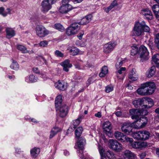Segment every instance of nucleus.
<instances>
[{"mask_svg": "<svg viewBox=\"0 0 159 159\" xmlns=\"http://www.w3.org/2000/svg\"><path fill=\"white\" fill-rule=\"evenodd\" d=\"M62 96L59 95L57 96L55 101L56 111L59 116L61 117L66 116L68 113V107L64 103H62Z\"/></svg>", "mask_w": 159, "mask_h": 159, "instance_id": "f03ea898", "label": "nucleus"}, {"mask_svg": "<svg viewBox=\"0 0 159 159\" xmlns=\"http://www.w3.org/2000/svg\"><path fill=\"white\" fill-rule=\"evenodd\" d=\"M102 128L104 131L107 132H109L112 129V127L110 122L106 121L103 123Z\"/></svg>", "mask_w": 159, "mask_h": 159, "instance_id": "a211bd4d", "label": "nucleus"}, {"mask_svg": "<svg viewBox=\"0 0 159 159\" xmlns=\"http://www.w3.org/2000/svg\"><path fill=\"white\" fill-rule=\"evenodd\" d=\"M113 8V7L111 5H110L109 6L105 9V11L106 12L108 13Z\"/></svg>", "mask_w": 159, "mask_h": 159, "instance_id": "6e6d98bb", "label": "nucleus"}, {"mask_svg": "<svg viewBox=\"0 0 159 159\" xmlns=\"http://www.w3.org/2000/svg\"><path fill=\"white\" fill-rule=\"evenodd\" d=\"M144 100V104H147L146 105H144L147 108H149L151 107L153 105V101L152 100L148 97H144L143 98Z\"/></svg>", "mask_w": 159, "mask_h": 159, "instance_id": "412c9836", "label": "nucleus"}, {"mask_svg": "<svg viewBox=\"0 0 159 159\" xmlns=\"http://www.w3.org/2000/svg\"><path fill=\"white\" fill-rule=\"evenodd\" d=\"M129 113L132 119L137 120L141 116L146 115V111L145 110L142 111L138 109H130L129 111Z\"/></svg>", "mask_w": 159, "mask_h": 159, "instance_id": "1a4fd4ad", "label": "nucleus"}, {"mask_svg": "<svg viewBox=\"0 0 159 159\" xmlns=\"http://www.w3.org/2000/svg\"><path fill=\"white\" fill-rule=\"evenodd\" d=\"M149 27L146 25L144 21L136 22L132 31V35L133 36H139L141 35L144 32H149Z\"/></svg>", "mask_w": 159, "mask_h": 159, "instance_id": "7ed1b4c3", "label": "nucleus"}, {"mask_svg": "<svg viewBox=\"0 0 159 159\" xmlns=\"http://www.w3.org/2000/svg\"><path fill=\"white\" fill-rule=\"evenodd\" d=\"M114 135L115 138L117 140L121 142H129L131 143L133 141L132 138L128 137L126 136L120 132L116 131L114 133Z\"/></svg>", "mask_w": 159, "mask_h": 159, "instance_id": "6e6552de", "label": "nucleus"}, {"mask_svg": "<svg viewBox=\"0 0 159 159\" xmlns=\"http://www.w3.org/2000/svg\"><path fill=\"white\" fill-rule=\"evenodd\" d=\"M138 53L141 58L140 61L142 62H143L144 60L148 59L149 53L147 48L145 46L142 45L139 47Z\"/></svg>", "mask_w": 159, "mask_h": 159, "instance_id": "0eeeda50", "label": "nucleus"}, {"mask_svg": "<svg viewBox=\"0 0 159 159\" xmlns=\"http://www.w3.org/2000/svg\"><path fill=\"white\" fill-rule=\"evenodd\" d=\"M61 65L63 67V70L66 72H68L69 68L72 66V64L70 63V61L68 59H66L61 63Z\"/></svg>", "mask_w": 159, "mask_h": 159, "instance_id": "f3484780", "label": "nucleus"}, {"mask_svg": "<svg viewBox=\"0 0 159 159\" xmlns=\"http://www.w3.org/2000/svg\"><path fill=\"white\" fill-rule=\"evenodd\" d=\"M77 33L76 30L73 29L71 26L67 28L66 31V33L68 35H73Z\"/></svg>", "mask_w": 159, "mask_h": 159, "instance_id": "72a5a7b5", "label": "nucleus"}, {"mask_svg": "<svg viewBox=\"0 0 159 159\" xmlns=\"http://www.w3.org/2000/svg\"><path fill=\"white\" fill-rule=\"evenodd\" d=\"M139 120L141 122L140 123H141L143 127H144L147 124L148 120L147 118L146 117L143 116L141 117Z\"/></svg>", "mask_w": 159, "mask_h": 159, "instance_id": "37998d69", "label": "nucleus"}, {"mask_svg": "<svg viewBox=\"0 0 159 159\" xmlns=\"http://www.w3.org/2000/svg\"><path fill=\"white\" fill-rule=\"evenodd\" d=\"M56 0H44L41 3V11L43 13L47 12L52 8V5L55 3Z\"/></svg>", "mask_w": 159, "mask_h": 159, "instance_id": "39448f33", "label": "nucleus"}, {"mask_svg": "<svg viewBox=\"0 0 159 159\" xmlns=\"http://www.w3.org/2000/svg\"><path fill=\"white\" fill-rule=\"evenodd\" d=\"M92 77H91L89 78L86 81V84L88 86L90 84H91L92 81Z\"/></svg>", "mask_w": 159, "mask_h": 159, "instance_id": "4d7b16f0", "label": "nucleus"}, {"mask_svg": "<svg viewBox=\"0 0 159 159\" xmlns=\"http://www.w3.org/2000/svg\"><path fill=\"white\" fill-rule=\"evenodd\" d=\"M75 66L76 69L78 70H80L82 69L80 67L79 65L78 64H75Z\"/></svg>", "mask_w": 159, "mask_h": 159, "instance_id": "0e129e2a", "label": "nucleus"}, {"mask_svg": "<svg viewBox=\"0 0 159 159\" xmlns=\"http://www.w3.org/2000/svg\"><path fill=\"white\" fill-rule=\"evenodd\" d=\"M83 129L82 127H78L75 130V135L76 137L79 138L81 135Z\"/></svg>", "mask_w": 159, "mask_h": 159, "instance_id": "79ce46f5", "label": "nucleus"}, {"mask_svg": "<svg viewBox=\"0 0 159 159\" xmlns=\"http://www.w3.org/2000/svg\"><path fill=\"white\" fill-rule=\"evenodd\" d=\"M61 131V128L58 127H53L51 130L49 138L50 139L52 138L58 132H60Z\"/></svg>", "mask_w": 159, "mask_h": 159, "instance_id": "a878e982", "label": "nucleus"}, {"mask_svg": "<svg viewBox=\"0 0 159 159\" xmlns=\"http://www.w3.org/2000/svg\"><path fill=\"white\" fill-rule=\"evenodd\" d=\"M79 49L75 47H71L69 51L70 54L72 56L77 55L79 54Z\"/></svg>", "mask_w": 159, "mask_h": 159, "instance_id": "473e14b6", "label": "nucleus"}, {"mask_svg": "<svg viewBox=\"0 0 159 159\" xmlns=\"http://www.w3.org/2000/svg\"><path fill=\"white\" fill-rule=\"evenodd\" d=\"M117 45L116 42L112 41L105 44L103 47V52L106 54H108L111 52Z\"/></svg>", "mask_w": 159, "mask_h": 159, "instance_id": "9d476101", "label": "nucleus"}, {"mask_svg": "<svg viewBox=\"0 0 159 159\" xmlns=\"http://www.w3.org/2000/svg\"><path fill=\"white\" fill-rule=\"evenodd\" d=\"M140 14L146 19L148 20H152L153 16L151 10L148 8H144L141 10Z\"/></svg>", "mask_w": 159, "mask_h": 159, "instance_id": "ddd939ff", "label": "nucleus"}, {"mask_svg": "<svg viewBox=\"0 0 159 159\" xmlns=\"http://www.w3.org/2000/svg\"><path fill=\"white\" fill-rule=\"evenodd\" d=\"M126 68L125 67H122L118 69L117 71L116 72V73L117 77L120 79L123 76V74L126 70Z\"/></svg>", "mask_w": 159, "mask_h": 159, "instance_id": "bb28decb", "label": "nucleus"}, {"mask_svg": "<svg viewBox=\"0 0 159 159\" xmlns=\"http://www.w3.org/2000/svg\"><path fill=\"white\" fill-rule=\"evenodd\" d=\"M37 78L33 75L26 76L25 78V81L28 83L35 82L37 81Z\"/></svg>", "mask_w": 159, "mask_h": 159, "instance_id": "cd10ccee", "label": "nucleus"}, {"mask_svg": "<svg viewBox=\"0 0 159 159\" xmlns=\"http://www.w3.org/2000/svg\"><path fill=\"white\" fill-rule=\"evenodd\" d=\"M12 62L10 66V68L15 70H17L19 68V66L17 62L15 61L12 60Z\"/></svg>", "mask_w": 159, "mask_h": 159, "instance_id": "ea45409f", "label": "nucleus"}, {"mask_svg": "<svg viewBox=\"0 0 159 159\" xmlns=\"http://www.w3.org/2000/svg\"><path fill=\"white\" fill-rule=\"evenodd\" d=\"M40 77L42 78L44 80H45L47 79V77L45 74L41 73L40 74Z\"/></svg>", "mask_w": 159, "mask_h": 159, "instance_id": "69168bd1", "label": "nucleus"}, {"mask_svg": "<svg viewBox=\"0 0 159 159\" xmlns=\"http://www.w3.org/2000/svg\"><path fill=\"white\" fill-rule=\"evenodd\" d=\"M114 87L112 86L108 85L105 88V91L106 92L108 93L113 90Z\"/></svg>", "mask_w": 159, "mask_h": 159, "instance_id": "603ef678", "label": "nucleus"}, {"mask_svg": "<svg viewBox=\"0 0 159 159\" xmlns=\"http://www.w3.org/2000/svg\"><path fill=\"white\" fill-rule=\"evenodd\" d=\"M146 153L144 152L141 153L140 154V157L141 159H143L146 156Z\"/></svg>", "mask_w": 159, "mask_h": 159, "instance_id": "338daca9", "label": "nucleus"}, {"mask_svg": "<svg viewBox=\"0 0 159 159\" xmlns=\"http://www.w3.org/2000/svg\"><path fill=\"white\" fill-rule=\"evenodd\" d=\"M142 131H138L134 134L135 138L138 140H142Z\"/></svg>", "mask_w": 159, "mask_h": 159, "instance_id": "a18cd8bd", "label": "nucleus"}, {"mask_svg": "<svg viewBox=\"0 0 159 159\" xmlns=\"http://www.w3.org/2000/svg\"><path fill=\"white\" fill-rule=\"evenodd\" d=\"M62 5L59 9V11L62 13H66L72 9V6L68 3H64L62 2Z\"/></svg>", "mask_w": 159, "mask_h": 159, "instance_id": "4468645a", "label": "nucleus"}, {"mask_svg": "<svg viewBox=\"0 0 159 159\" xmlns=\"http://www.w3.org/2000/svg\"><path fill=\"white\" fill-rule=\"evenodd\" d=\"M139 149H141L145 148L147 146L146 142H139Z\"/></svg>", "mask_w": 159, "mask_h": 159, "instance_id": "864d4df0", "label": "nucleus"}, {"mask_svg": "<svg viewBox=\"0 0 159 159\" xmlns=\"http://www.w3.org/2000/svg\"><path fill=\"white\" fill-rule=\"evenodd\" d=\"M30 154L31 156L34 158H36L40 152L39 148L34 147L30 150Z\"/></svg>", "mask_w": 159, "mask_h": 159, "instance_id": "393cba45", "label": "nucleus"}, {"mask_svg": "<svg viewBox=\"0 0 159 159\" xmlns=\"http://www.w3.org/2000/svg\"><path fill=\"white\" fill-rule=\"evenodd\" d=\"M111 5L113 7H115L117 5V1L116 0H114L111 4Z\"/></svg>", "mask_w": 159, "mask_h": 159, "instance_id": "bf43d9fd", "label": "nucleus"}, {"mask_svg": "<svg viewBox=\"0 0 159 159\" xmlns=\"http://www.w3.org/2000/svg\"><path fill=\"white\" fill-rule=\"evenodd\" d=\"M84 31H82L81 32H80L78 35V37L79 39L81 40L82 39V37L84 34Z\"/></svg>", "mask_w": 159, "mask_h": 159, "instance_id": "13d9d810", "label": "nucleus"}, {"mask_svg": "<svg viewBox=\"0 0 159 159\" xmlns=\"http://www.w3.org/2000/svg\"><path fill=\"white\" fill-rule=\"evenodd\" d=\"M98 151L101 156V159H107L106 157L109 159L114 158V153L110 150H108L104 153V149L103 147L100 145L98 146Z\"/></svg>", "mask_w": 159, "mask_h": 159, "instance_id": "423d86ee", "label": "nucleus"}, {"mask_svg": "<svg viewBox=\"0 0 159 159\" xmlns=\"http://www.w3.org/2000/svg\"><path fill=\"white\" fill-rule=\"evenodd\" d=\"M37 35L39 37H44L49 34V31L44 27L41 26L36 27V30Z\"/></svg>", "mask_w": 159, "mask_h": 159, "instance_id": "9b49d317", "label": "nucleus"}, {"mask_svg": "<svg viewBox=\"0 0 159 159\" xmlns=\"http://www.w3.org/2000/svg\"><path fill=\"white\" fill-rule=\"evenodd\" d=\"M125 61L121 58H119L115 65V66L117 69L121 68L122 64L125 63Z\"/></svg>", "mask_w": 159, "mask_h": 159, "instance_id": "f704fd0d", "label": "nucleus"}, {"mask_svg": "<svg viewBox=\"0 0 159 159\" xmlns=\"http://www.w3.org/2000/svg\"><path fill=\"white\" fill-rule=\"evenodd\" d=\"M85 141L83 138H79L78 140V142L76 144L75 146V148H79L80 149L83 150L84 146L85 144Z\"/></svg>", "mask_w": 159, "mask_h": 159, "instance_id": "6ab92c4d", "label": "nucleus"}, {"mask_svg": "<svg viewBox=\"0 0 159 159\" xmlns=\"http://www.w3.org/2000/svg\"><path fill=\"white\" fill-rule=\"evenodd\" d=\"M155 89L156 85L154 82H147L142 84L137 92L139 94L142 96L150 95L154 92Z\"/></svg>", "mask_w": 159, "mask_h": 159, "instance_id": "f257e3e1", "label": "nucleus"}, {"mask_svg": "<svg viewBox=\"0 0 159 159\" xmlns=\"http://www.w3.org/2000/svg\"><path fill=\"white\" fill-rule=\"evenodd\" d=\"M155 42L157 44V47L159 48V33L156 35Z\"/></svg>", "mask_w": 159, "mask_h": 159, "instance_id": "5fc2aeb1", "label": "nucleus"}, {"mask_svg": "<svg viewBox=\"0 0 159 159\" xmlns=\"http://www.w3.org/2000/svg\"><path fill=\"white\" fill-rule=\"evenodd\" d=\"M48 44V42L46 40H43L41 41L39 44H34V46H37L38 47H46Z\"/></svg>", "mask_w": 159, "mask_h": 159, "instance_id": "de8ad7c7", "label": "nucleus"}, {"mask_svg": "<svg viewBox=\"0 0 159 159\" xmlns=\"http://www.w3.org/2000/svg\"><path fill=\"white\" fill-rule=\"evenodd\" d=\"M152 10L154 14L159 13V5H154L151 6Z\"/></svg>", "mask_w": 159, "mask_h": 159, "instance_id": "c03bdc74", "label": "nucleus"}, {"mask_svg": "<svg viewBox=\"0 0 159 159\" xmlns=\"http://www.w3.org/2000/svg\"><path fill=\"white\" fill-rule=\"evenodd\" d=\"M21 152L20 149L18 148H16V152L17 154H20Z\"/></svg>", "mask_w": 159, "mask_h": 159, "instance_id": "774afa93", "label": "nucleus"}, {"mask_svg": "<svg viewBox=\"0 0 159 159\" xmlns=\"http://www.w3.org/2000/svg\"><path fill=\"white\" fill-rule=\"evenodd\" d=\"M143 98L141 99H138L133 102V104L135 107H139L142 104H144Z\"/></svg>", "mask_w": 159, "mask_h": 159, "instance_id": "c85d7f7f", "label": "nucleus"}, {"mask_svg": "<svg viewBox=\"0 0 159 159\" xmlns=\"http://www.w3.org/2000/svg\"><path fill=\"white\" fill-rule=\"evenodd\" d=\"M80 150L79 151V156L80 158H83L84 157V155L83 154V150H81V149H80Z\"/></svg>", "mask_w": 159, "mask_h": 159, "instance_id": "052dcab7", "label": "nucleus"}, {"mask_svg": "<svg viewBox=\"0 0 159 159\" xmlns=\"http://www.w3.org/2000/svg\"><path fill=\"white\" fill-rule=\"evenodd\" d=\"M14 11L12 9L8 8L6 11H5V9L3 7H0V14L2 15L3 17L6 16L8 14H12Z\"/></svg>", "mask_w": 159, "mask_h": 159, "instance_id": "dca6fc26", "label": "nucleus"}, {"mask_svg": "<svg viewBox=\"0 0 159 159\" xmlns=\"http://www.w3.org/2000/svg\"><path fill=\"white\" fill-rule=\"evenodd\" d=\"M140 122L138 119L136 120V121L132 123V126L136 129H141L144 127Z\"/></svg>", "mask_w": 159, "mask_h": 159, "instance_id": "c756f323", "label": "nucleus"}, {"mask_svg": "<svg viewBox=\"0 0 159 159\" xmlns=\"http://www.w3.org/2000/svg\"><path fill=\"white\" fill-rule=\"evenodd\" d=\"M142 140H146L148 139L150 136L149 132L146 131H142Z\"/></svg>", "mask_w": 159, "mask_h": 159, "instance_id": "58836bf2", "label": "nucleus"}, {"mask_svg": "<svg viewBox=\"0 0 159 159\" xmlns=\"http://www.w3.org/2000/svg\"><path fill=\"white\" fill-rule=\"evenodd\" d=\"M152 61L155 63L159 61V54L154 55L152 57Z\"/></svg>", "mask_w": 159, "mask_h": 159, "instance_id": "09e8293b", "label": "nucleus"}, {"mask_svg": "<svg viewBox=\"0 0 159 159\" xmlns=\"http://www.w3.org/2000/svg\"><path fill=\"white\" fill-rule=\"evenodd\" d=\"M95 116L98 118L101 117L102 116L101 112H98L97 113L95 114Z\"/></svg>", "mask_w": 159, "mask_h": 159, "instance_id": "e2e57ef3", "label": "nucleus"}, {"mask_svg": "<svg viewBox=\"0 0 159 159\" xmlns=\"http://www.w3.org/2000/svg\"><path fill=\"white\" fill-rule=\"evenodd\" d=\"M16 47L17 49L21 51L23 53H27L28 52V51L27 50L26 48L22 45L17 44L16 45Z\"/></svg>", "mask_w": 159, "mask_h": 159, "instance_id": "c9c22d12", "label": "nucleus"}, {"mask_svg": "<svg viewBox=\"0 0 159 159\" xmlns=\"http://www.w3.org/2000/svg\"><path fill=\"white\" fill-rule=\"evenodd\" d=\"M79 25H80L79 23H74L72 24L70 26L74 29H75L76 32L78 33V31L80 29V27L79 26Z\"/></svg>", "mask_w": 159, "mask_h": 159, "instance_id": "49530a36", "label": "nucleus"}, {"mask_svg": "<svg viewBox=\"0 0 159 159\" xmlns=\"http://www.w3.org/2000/svg\"><path fill=\"white\" fill-rule=\"evenodd\" d=\"M108 72V69L107 66H103L101 69V71L99 73V75L101 77H104Z\"/></svg>", "mask_w": 159, "mask_h": 159, "instance_id": "7c9ffc66", "label": "nucleus"}, {"mask_svg": "<svg viewBox=\"0 0 159 159\" xmlns=\"http://www.w3.org/2000/svg\"><path fill=\"white\" fill-rule=\"evenodd\" d=\"M54 28L61 32L63 31L64 30L63 26L60 23L55 24L54 25Z\"/></svg>", "mask_w": 159, "mask_h": 159, "instance_id": "a19ab883", "label": "nucleus"}, {"mask_svg": "<svg viewBox=\"0 0 159 159\" xmlns=\"http://www.w3.org/2000/svg\"><path fill=\"white\" fill-rule=\"evenodd\" d=\"M55 86L56 88L61 90H64L66 89V86H65V83L63 81H58L55 83Z\"/></svg>", "mask_w": 159, "mask_h": 159, "instance_id": "4be33fe9", "label": "nucleus"}, {"mask_svg": "<svg viewBox=\"0 0 159 159\" xmlns=\"http://www.w3.org/2000/svg\"><path fill=\"white\" fill-rule=\"evenodd\" d=\"M93 16L91 14L88 15L83 17L81 19L79 22L80 25H85L89 23L92 19Z\"/></svg>", "mask_w": 159, "mask_h": 159, "instance_id": "2eb2a0df", "label": "nucleus"}, {"mask_svg": "<svg viewBox=\"0 0 159 159\" xmlns=\"http://www.w3.org/2000/svg\"><path fill=\"white\" fill-rule=\"evenodd\" d=\"M132 123H124L121 125L122 131L127 134H129L132 132L133 129Z\"/></svg>", "mask_w": 159, "mask_h": 159, "instance_id": "f8f14e48", "label": "nucleus"}, {"mask_svg": "<svg viewBox=\"0 0 159 159\" xmlns=\"http://www.w3.org/2000/svg\"><path fill=\"white\" fill-rule=\"evenodd\" d=\"M55 55L58 57H62L64 56L63 53L58 50H57L55 51Z\"/></svg>", "mask_w": 159, "mask_h": 159, "instance_id": "3c124183", "label": "nucleus"}, {"mask_svg": "<svg viewBox=\"0 0 159 159\" xmlns=\"http://www.w3.org/2000/svg\"><path fill=\"white\" fill-rule=\"evenodd\" d=\"M82 116H80L78 119L73 120L74 128L75 129L76 127L78 126L80 123L81 120Z\"/></svg>", "mask_w": 159, "mask_h": 159, "instance_id": "4c0bfd02", "label": "nucleus"}, {"mask_svg": "<svg viewBox=\"0 0 159 159\" xmlns=\"http://www.w3.org/2000/svg\"><path fill=\"white\" fill-rule=\"evenodd\" d=\"M138 75L136 73L135 69H132L129 72V78L132 81H135L137 80Z\"/></svg>", "mask_w": 159, "mask_h": 159, "instance_id": "aec40b11", "label": "nucleus"}, {"mask_svg": "<svg viewBox=\"0 0 159 159\" xmlns=\"http://www.w3.org/2000/svg\"><path fill=\"white\" fill-rule=\"evenodd\" d=\"M123 157L126 159H134V154L129 150H126L123 152Z\"/></svg>", "mask_w": 159, "mask_h": 159, "instance_id": "5701e85b", "label": "nucleus"}, {"mask_svg": "<svg viewBox=\"0 0 159 159\" xmlns=\"http://www.w3.org/2000/svg\"><path fill=\"white\" fill-rule=\"evenodd\" d=\"M156 71V69L155 66H152L149 70L148 74H147V77L148 78H150L153 76Z\"/></svg>", "mask_w": 159, "mask_h": 159, "instance_id": "2f4dec72", "label": "nucleus"}, {"mask_svg": "<svg viewBox=\"0 0 159 159\" xmlns=\"http://www.w3.org/2000/svg\"><path fill=\"white\" fill-rule=\"evenodd\" d=\"M108 144L109 148L116 152H120L124 149L122 144L116 139H110Z\"/></svg>", "mask_w": 159, "mask_h": 159, "instance_id": "20e7f679", "label": "nucleus"}, {"mask_svg": "<svg viewBox=\"0 0 159 159\" xmlns=\"http://www.w3.org/2000/svg\"><path fill=\"white\" fill-rule=\"evenodd\" d=\"M133 141L130 143L132 147L135 149H139V142H134L132 143Z\"/></svg>", "mask_w": 159, "mask_h": 159, "instance_id": "8fccbe9b", "label": "nucleus"}, {"mask_svg": "<svg viewBox=\"0 0 159 159\" xmlns=\"http://www.w3.org/2000/svg\"><path fill=\"white\" fill-rule=\"evenodd\" d=\"M131 54L132 56H134L138 52L139 49L138 47L136 45H133L131 46Z\"/></svg>", "mask_w": 159, "mask_h": 159, "instance_id": "e433bc0d", "label": "nucleus"}, {"mask_svg": "<svg viewBox=\"0 0 159 159\" xmlns=\"http://www.w3.org/2000/svg\"><path fill=\"white\" fill-rule=\"evenodd\" d=\"M32 70L33 72L36 73H38L39 72V70L37 67H34Z\"/></svg>", "mask_w": 159, "mask_h": 159, "instance_id": "680f3d73", "label": "nucleus"}, {"mask_svg": "<svg viewBox=\"0 0 159 159\" xmlns=\"http://www.w3.org/2000/svg\"><path fill=\"white\" fill-rule=\"evenodd\" d=\"M6 31L7 33V37L8 39H10L15 35V31L11 28H7Z\"/></svg>", "mask_w": 159, "mask_h": 159, "instance_id": "b1692460", "label": "nucleus"}]
</instances>
